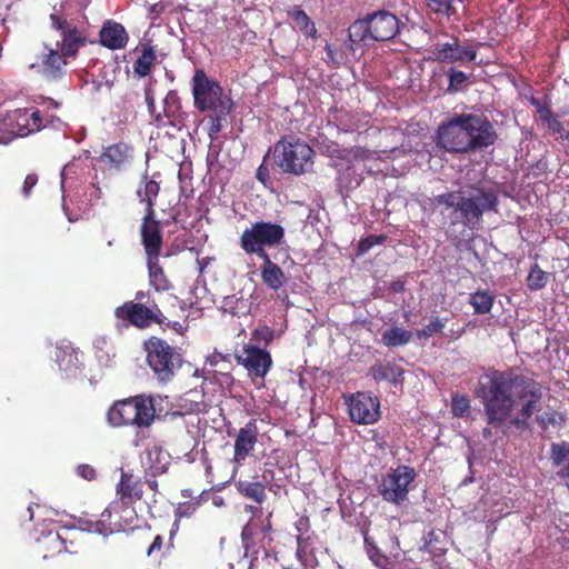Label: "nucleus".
<instances>
[{
  "label": "nucleus",
  "instance_id": "nucleus-1",
  "mask_svg": "<svg viewBox=\"0 0 569 569\" xmlns=\"http://www.w3.org/2000/svg\"><path fill=\"white\" fill-rule=\"evenodd\" d=\"M423 211L436 212L438 207L452 208L451 223L461 222L468 229H476L486 212H497L498 192L477 182L462 186L458 191H448L435 197H426L420 202Z\"/></svg>",
  "mask_w": 569,
  "mask_h": 569
},
{
  "label": "nucleus",
  "instance_id": "nucleus-2",
  "mask_svg": "<svg viewBox=\"0 0 569 569\" xmlns=\"http://www.w3.org/2000/svg\"><path fill=\"white\" fill-rule=\"evenodd\" d=\"M523 376L489 368L478 378L475 396L481 401L487 425L503 428L511 416L516 399L512 389L519 388Z\"/></svg>",
  "mask_w": 569,
  "mask_h": 569
},
{
  "label": "nucleus",
  "instance_id": "nucleus-3",
  "mask_svg": "<svg viewBox=\"0 0 569 569\" xmlns=\"http://www.w3.org/2000/svg\"><path fill=\"white\" fill-rule=\"evenodd\" d=\"M157 401H162L160 395L142 393L117 400L107 412V421L114 428L128 426L139 429L149 428L157 419Z\"/></svg>",
  "mask_w": 569,
  "mask_h": 569
},
{
  "label": "nucleus",
  "instance_id": "nucleus-4",
  "mask_svg": "<svg viewBox=\"0 0 569 569\" xmlns=\"http://www.w3.org/2000/svg\"><path fill=\"white\" fill-rule=\"evenodd\" d=\"M272 154L282 173L302 176L313 164L315 150L299 137L287 134L276 142Z\"/></svg>",
  "mask_w": 569,
  "mask_h": 569
},
{
  "label": "nucleus",
  "instance_id": "nucleus-5",
  "mask_svg": "<svg viewBox=\"0 0 569 569\" xmlns=\"http://www.w3.org/2000/svg\"><path fill=\"white\" fill-rule=\"evenodd\" d=\"M54 116L44 117L36 108L16 109L0 121V143L7 144L14 138H23L53 123Z\"/></svg>",
  "mask_w": 569,
  "mask_h": 569
},
{
  "label": "nucleus",
  "instance_id": "nucleus-6",
  "mask_svg": "<svg viewBox=\"0 0 569 569\" xmlns=\"http://www.w3.org/2000/svg\"><path fill=\"white\" fill-rule=\"evenodd\" d=\"M284 234V228L278 223L256 221L242 231L239 244L247 254H256L259 259H263L269 257L267 248L280 246Z\"/></svg>",
  "mask_w": 569,
  "mask_h": 569
},
{
  "label": "nucleus",
  "instance_id": "nucleus-7",
  "mask_svg": "<svg viewBox=\"0 0 569 569\" xmlns=\"http://www.w3.org/2000/svg\"><path fill=\"white\" fill-rule=\"evenodd\" d=\"M147 363L160 382H169L182 366V356L178 349L168 341L150 337L144 342Z\"/></svg>",
  "mask_w": 569,
  "mask_h": 569
},
{
  "label": "nucleus",
  "instance_id": "nucleus-8",
  "mask_svg": "<svg viewBox=\"0 0 569 569\" xmlns=\"http://www.w3.org/2000/svg\"><path fill=\"white\" fill-rule=\"evenodd\" d=\"M194 107L201 111H211L232 106V100L223 94L218 81L208 77L203 69H197L191 80Z\"/></svg>",
  "mask_w": 569,
  "mask_h": 569
},
{
  "label": "nucleus",
  "instance_id": "nucleus-9",
  "mask_svg": "<svg viewBox=\"0 0 569 569\" xmlns=\"http://www.w3.org/2000/svg\"><path fill=\"white\" fill-rule=\"evenodd\" d=\"M416 478L415 468L400 465L382 476L378 492L385 501L401 506L408 500L409 491Z\"/></svg>",
  "mask_w": 569,
  "mask_h": 569
},
{
  "label": "nucleus",
  "instance_id": "nucleus-10",
  "mask_svg": "<svg viewBox=\"0 0 569 569\" xmlns=\"http://www.w3.org/2000/svg\"><path fill=\"white\" fill-rule=\"evenodd\" d=\"M114 317L127 322L124 327L133 326L138 329L149 328L151 325L157 323L162 326L167 320L159 306L154 301L134 302L126 301L114 309Z\"/></svg>",
  "mask_w": 569,
  "mask_h": 569
},
{
  "label": "nucleus",
  "instance_id": "nucleus-11",
  "mask_svg": "<svg viewBox=\"0 0 569 569\" xmlns=\"http://www.w3.org/2000/svg\"><path fill=\"white\" fill-rule=\"evenodd\" d=\"M49 19L51 28L60 37V41H57L56 47L76 58L79 50L89 42V34L86 28L76 22L74 19H67L58 13H51Z\"/></svg>",
  "mask_w": 569,
  "mask_h": 569
},
{
  "label": "nucleus",
  "instance_id": "nucleus-12",
  "mask_svg": "<svg viewBox=\"0 0 569 569\" xmlns=\"http://www.w3.org/2000/svg\"><path fill=\"white\" fill-rule=\"evenodd\" d=\"M234 358L247 370V375L253 383L264 385V379L273 365L272 356L266 348L244 343L242 349L234 353Z\"/></svg>",
  "mask_w": 569,
  "mask_h": 569
},
{
  "label": "nucleus",
  "instance_id": "nucleus-13",
  "mask_svg": "<svg viewBox=\"0 0 569 569\" xmlns=\"http://www.w3.org/2000/svg\"><path fill=\"white\" fill-rule=\"evenodd\" d=\"M465 113L453 114L437 130V146L450 153H468Z\"/></svg>",
  "mask_w": 569,
  "mask_h": 569
},
{
  "label": "nucleus",
  "instance_id": "nucleus-14",
  "mask_svg": "<svg viewBox=\"0 0 569 569\" xmlns=\"http://www.w3.org/2000/svg\"><path fill=\"white\" fill-rule=\"evenodd\" d=\"M467 126L468 153L483 150L495 144L498 136L493 124L485 116L465 113Z\"/></svg>",
  "mask_w": 569,
  "mask_h": 569
},
{
  "label": "nucleus",
  "instance_id": "nucleus-15",
  "mask_svg": "<svg viewBox=\"0 0 569 569\" xmlns=\"http://www.w3.org/2000/svg\"><path fill=\"white\" fill-rule=\"evenodd\" d=\"M77 532L72 528L62 527L60 530L42 531L36 540V551L43 559L60 555L61 552H73L72 536Z\"/></svg>",
  "mask_w": 569,
  "mask_h": 569
},
{
  "label": "nucleus",
  "instance_id": "nucleus-16",
  "mask_svg": "<svg viewBox=\"0 0 569 569\" xmlns=\"http://www.w3.org/2000/svg\"><path fill=\"white\" fill-rule=\"evenodd\" d=\"M74 57L67 54L59 48L44 44V51L39 56L37 63L32 68H38L41 76L48 80H59L67 73L69 59Z\"/></svg>",
  "mask_w": 569,
  "mask_h": 569
},
{
  "label": "nucleus",
  "instance_id": "nucleus-17",
  "mask_svg": "<svg viewBox=\"0 0 569 569\" xmlns=\"http://www.w3.org/2000/svg\"><path fill=\"white\" fill-rule=\"evenodd\" d=\"M349 415L353 422L371 425L380 417V401L367 392H357L348 401Z\"/></svg>",
  "mask_w": 569,
  "mask_h": 569
},
{
  "label": "nucleus",
  "instance_id": "nucleus-18",
  "mask_svg": "<svg viewBox=\"0 0 569 569\" xmlns=\"http://www.w3.org/2000/svg\"><path fill=\"white\" fill-rule=\"evenodd\" d=\"M519 398L523 400V405L519 411V416L510 419L509 423L516 427H526L528 420L537 409L538 403L542 398L541 386L535 380L528 379L523 376V381L519 386Z\"/></svg>",
  "mask_w": 569,
  "mask_h": 569
},
{
  "label": "nucleus",
  "instance_id": "nucleus-19",
  "mask_svg": "<svg viewBox=\"0 0 569 569\" xmlns=\"http://www.w3.org/2000/svg\"><path fill=\"white\" fill-rule=\"evenodd\" d=\"M140 238L146 259L160 258L163 236L161 223L156 219V213H144L140 226Z\"/></svg>",
  "mask_w": 569,
  "mask_h": 569
},
{
  "label": "nucleus",
  "instance_id": "nucleus-20",
  "mask_svg": "<svg viewBox=\"0 0 569 569\" xmlns=\"http://www.w3.org/2000/svg\"><path fill=\"white\" fill-rule=\"evenodd\" d=\"M431 52V59L442 63L471 62L478 54L475 47L461 46L457 38H453V42L436 43Z\"/></svg>",
  "mask_w": 569,
  "mask_h": 569
},
{
  "label": "nucleus",
  "instance_id": "nucleus-21",
  "mask_svg": "<svg viewBox=\"0 0 569 569\" xmlns=\"http://www.w3.org/2000/svg\"><path fill=\"white\" fill-rule=\"evenodd\" d=\"M259 438V428L256 419H250L241 427L234 438L233 461L241 463L254 449Z\"/></svg>",
  "mask_w": 569,
  "mask_h": 569
},
{
  "label": "nucleus",
  "instance_id": "nucleus-22",
  "mask_svg": "<svg viewBox=\"0 0 569 569\" xmlns=\"http://www.w3.org/2000/svg\"><path fill=\"white\" fill-rule=\"evenodd\" d=\"M159 406L157 405V419L158 420H166L171 419L174 420L176 418L183 417L186 415H192V413H199L201 412V402L189 400L186 398H180L177 403H172L169 400L168 396L162 397Z\"/></svg>",
  "mask_w": 569,
  "mask_h": 569
},
{
  "label": "nucleus",
  "instance_id": "nucleus-23",
  "mask_svg": "<svg viewBox=\"0 0 569 569\" xmlns=\"http://www.w3.org/2000/svg\"><path fill=\"white\" fill-rule=\"evenodd\" d=\"M109 170L120 171L133 160V148L126 142H118L103 148L99 157Z\"/></svg>",
  "mask_w": 569,
  "mask_h": 569
},
{
  "label": "nucleus",
  "instance_id": "nucleus-24",
  "mask_svg": "<svg viewBox=\"0 0 569 569\" xmlns=\"http://www.w3.org/2000/svg\"><path fill=\"white\" fill-rule=\"evenodd\" d=\"M369 19L371 40L388 41L399 32V20L390 12L379 11L369 16Z\"/></svg>",
  "mask_w": 569,
  "mask_h": 569
},
{
  "label": "nucleus",
  "instance_id": "nucleus-25",
  "mask_svg": "<svg viewBox=\"0 0 569 569\" xmlns=\"http://www.w3.org/2000/svg\"><path fill=\"white\" fill-rule=\"evenodd\" d=\"M116 492L118 501L132 505L142 499L143 482L140 477L132 472L121 471Z\"/></svg>",
  "mask_w": 569,
  "mask_h": 569
},
{
  "label": "nucleus",
  "instance_id": "nucleus-26",
  "mask_svg": "<svg viewBox=\"0 0 569 569\" xmlns=\"http://www.w3.org/2000/svg\"><path fill=\"white\" fill-rule=\"evenodd\" d=\"M405 369L393 361H378L369 368L368 376L376 382H388L395 387L402 386Z\"/></svg>",
  "mask_w": 569,
  "mask_h": 569
},
{
  "label": "nucleus",
  "instance_id": "nucleus-27",
  "mask_svg": "<svg viewBox=\"0 0 569 569\" xmlns=\"http://www.w3.org/2000/svg\"><path fill=\"white\" fill-rule=\"evenodd\" d=\"M100 43L109 49H122L128 42L124 27L114 21H107L99 33Z\"/></svg>",
  "mask_w": 569,
  "mask_h": 569
},
{
  "label": "nucleus",
  "instance_id": "nucleus-28",
  "mask_svg": "<svg viewBox=\"0 0 569 569\" xmlns=\"http://www.w3.org/2000/svg\"><path fill=\"white\" fill-rule=\"evenodd\" d=\"M261 279L262 282L270 289L277 291L279 290L287 281L284 272L282 269L274 262H272L270 256L261 259Z\"/></svg>",
  "mask_w": 569,
  "mask_h": 569
},
{
  "label": "nucleus",
  "instance_id": "nucleus-29",
  "mask_svg": "<svg viewBox=\"0 0 569 569\" xmlns=\"http://www.w3.org/2000/svg\"><path fill=\"white\" fill-rule=\"evenodd\" d=\"M112 503L118 505L117 511L111 515L113 518L112 525L117 532L133 529L138 520L134 508L118 500L112 501Z\"/></svg>",
  "mask_w": 569,
  "mask_h": 569
},
{
  "label": "nucleus",
  "instance_id": "nucleus-30",
  "mask_svg": "<svg viewBox=\"0 0 569 569\" xmlns=\"http://www.w3.org/2000/svg\"><path fill=\"white\" fill-rule=\"evenodd\" d=\"M147 267L149 283L156 291L162 292L172 288V283L166 276L164 270L159 262V258L147 259Z\"/></svg>",
  "mask_w": 569,
  "mask_h": 569
},
{
  "label": "nucleus",
  "instance_id": "nucleus-31",
  "mask_svg": "<svg viewBox=\"0 0 569 569\" xmlns=\"http://www.w3.org/2000/svg\"><path fill=\"white\" fill-rule=\"evenodd\" d=\"M287 13L303 36L307 38L316 39L317 28L311 21L310 17L301 9L300 6L291 7Z\"/></svg>",
  "mask_w": 569,
  "mask_h": 569
},
{
  "label": "nucleus",
  "instance_id": "nucleus-32",
  "mask_svg": "<svg viewBox=\"0 0 569 569\" xmlns=\"http://www.w3.org/2000/svg\"><path fill=\"white\" fill-rule=\"evenodd\" d=\"M54 360L60 370L68 371L77 368L79 365L78 352L70 343H61L57 346Z\"/></svg>",
  "mask_w": 569,
  "mask_h": 569
},
{
  "label": "nucleus",
  "instance_id": "nucleus-33",
  "mask_svg": "<svg viewBox=\"0 0 569 569\" xmlns=\"http://www.w3.org/2000/svg\"><path fill=\"white\" fill-rule=\"evenodd\" d=\"M157 59L153 47L143 44L141 53L133 63V72L140 78L147 77L152 69V66Z\"/></svg>",
  "mask_w": 569,
  "mask_h": 569
},
{
  "label": "nucleus",
  "instance_id": "nucleus-34",
  "mask_svg": "<svg viewBox=\"0 0 569 569\" xmlns=\"http://www.w3.org/2000/svg\"><path fill=\"white\" fill-rule=\"evenodd\" d=\"M118 505L110 503L100 515L99 519L91 523L92 531L102 535L109 536L117 532L116 528H113V518L111 515L117 511Z\"/></svg>",
  "mask_w": 569,
  "mask_h": 569
},
{
  "label": "nucleus",
  "instance_id": "nucleus-35",
  "mask_svg": "<svg viewBox=\"0 0 569 569\" xmlns=\"http://www.w3.org/2000/svg\"><path fill=\"white\" fill-rule=\"evenodd\" d=\"M151 477H156L158 475H162L168 470L169 461L164 452L158 448L153 447L152 449L147 450V462H146Z\"/></svg>",
  "mask_w": 569,
  "mask_h": 569
},
{
  "label": "nucleus",
  "instance_id": "nucleus-36",
  "mask_svg": "<svg viewBox=\"0 0 569 569\" xmlns=\"http://www.w3.org/2000/svg\"><path fill=\"white\" fill-rule=\"evenodd\" d=\"M469 303L472 306L475 313H489L495 303V296L489 290H477L469 296Z\"/></svg>",
  "mask_w": 569,
  "mask_h": 569
},
{
  "label": "nucleus",
  "instance_id": "nucleus-37",
  "mask_svg": "<svg viewBox=\"0 0 569 569\" xmlns=\"http://www.w3.org/2000/svg\"><path fill=\"white\" fill-rule=\"evenodd\" d=\"M412 338L411 331L400 327H391L381 336V342L389 348L406 346Z\"/></svg>",
  "mask_w": 569,
  "mask_h": 569
},
{
  "label": "nucleus",
  "instance_id": "nucleus-38",
  "mask_svg": "<svg viewBox=\"0 0 569 569\" xmlns=\"http://www.w3.org/2000/svg\"><path fill=\"white\" fill-rule=\"evenodd\" d=\"M160 187L159 183L154 180H144L143 188L139 187L137 193L140 199V202L146 203V213H156L154 212V201L158 197Z\"/></svg>",
  "mask_w": 569,
  "mask_h": 569
},
{
  "label": "nucleus",
  "instance_id": "nucleus-39",
  "mask_svg": "<svg viewBox=\"0 0 569 569\" xmlns=\"http://www.w3.org/2000/svg\"><path fill=\"white\" fill-rule=\"evenodd\" d=\"M232 106L222 107L219 109L211 110V114L209 116V127L208 134L211 140L217 139L218 134L221 132L224 122H227V117L231 112Z\"/></svg>",
  "mask_w": 569,
  "mask_h": 569
},
{
  "label": "nucleus",
  "instance_id": "nucleus-40",
  "mask_svg": "<svg viewBox=\"0 0 569 569\" xmlns=\"http://www.w3.org/2000/svg\"><path fill=\"white\" fill-rule=\"evenodd\" d=\"M237 489L242 496L254 500L257 503H261L266 498L264 486L258 481L240 480L237 482Z\"/></svg>",
  "mask_w": 569,
  "mask_h": 569
},
{
  "label": "nucleus",
  "instance_id": "nucleus-41",
  "mask_svg": "<svg viewBox=\"0 0 569 569\" xmlns=\"http://www.w3.org/2000/svg\"><path fill=\"white\" fill-rule=\"evenodd\" d=\"M349 40L353 43L371 40L370 19L357 20L348 29Z\"/></svg>",
  "mask_w": 569,
  "mask_h": 569
},
{
  "label": "nucleus",
  "instance_id": "nucleus-42",
  "mask_svg": "<svg viewBox=\"0 0 569 569\" xmlns=\"http://www.w3.org/2000/svg\"><path fill=\"white\" fill-rule=\"evenodd\" d=\"M144 101L147 103L148 111L151 117V123L154 124L157 128L164 127L168 123V121H166V118H168L169 116L166 112L164 114H162L161 112H157L154 104V94L151 83H149V86H147L144 89Z\"/></svg>",
  "mask_w": 569,
  "mask_h": 569
},
{
  "label": "nucleus",
  "instance_id": "nucleus-43",
  "mask_svg": "<svg viewBox=\"0 0 569 569\" xmlns=\"http://www.w3.org/2000/svg\"><path fill=\"white\" fill-rule=\"evenodd\" d=\"M198 506H199V502H192V501L182 502L178 506V508L176 509V512H174L176 520L170 530V538H169L170 546L172 545L173 536L179 530V520L183 517H191L196 512Z\"/></svg>",
  "mask_w": 569,
  "mask_h": 569
},
{
  "label": "nucleus",
  "instance_id": "nucleus-44",
  "mask_svg": "<svg viewBox=\"0 0 569 569\" xmlns=\"http://www.w3.org/2000/svg\"><path fill=\"white\" fill-rule=\"evenodd\" d=\"M440 545L439 535L436 532L435 529H430L428 532L423 536V547L422 549L429 553H431L435 557L443 556L447 551V549L443 546Z\"/></svg>",
  "mask_w": 569,
  "mask_h": 569
},
{
  "label": "nucleus",
  "instance_id": "nucleus-45",
  "mask_svg": "<svg viewBox=\"0 0 569 569\" xmlns=\"http://www.w3.org/2000/svg\"><path fill=\"white\" fill-rule=\"evenodd\" d=\"M548 278V273L536 263L527 277V286L530 290H540L546 287Z\"/></svg>",
  "mask_w": 569,
  "mask_h": 569
},
{
  "label": "nucleus",
  "instance_id": "nucleus-46",
  "mask_svg": "<svg viewBox=\"0 0 569 569\" xmlns=\"http://www.w3.org/2000/svg\"><path fill=\"white\" fill-rule=\"evenodd\" d=\"M550 459L556 467L562 466L569 461V443L566 441L551 445Z\"/></svg>",
  "mask_w": 569,
  "mask_h": 569
},
{
  "label": "nucleus",
  "instance_id": "nucleus-47",
  "mask_svg": "<svg viewBox=\"0 0 569 569\" xmlns=\"http://www.w3.org/2000/svg\"><path fill=\"white\" fill-rule=\"evenodd\" d=\"M470 399L466 395L456 393L451 399V412L457 418H463L469 413Z\"/></svg>",
  "mask_w": 569,
  "mask_h": 569
},
{
  "label": "nucleus",
  "instance_id": "nucleus-48",
  "mask_svg": "<svg viewBox=\"0 0 569 569\" xmlns=\"http://www.w3.org/2000/svg\"><path fill=\"white\" fill-rule=\"evenodd\" d=\"M427 4L429 9L437 14H441L447 18L457 14V9L453 7L452 0H427Z\"/></svg>",
  "mask_w": 569,
  "mask_h": 569
},
{
  "label": "nucleus",
  "instance_id": "nucleus-49",
  "mask_svg": "<svg viewBox=\"0 0 569 569\" xmlns=\"http://www.w3.org/2000/svg\"><path fill=\"white\" fill-rule=\"evenodd\" d=\"M274 330L267 325L258 326L251 332L252 340L259 345L262 343L264 348H267L274 340Z\"/></svg>",
  "mask_w": 569,
  "mask_h": 569
},
{
  "label": "nucleus",
  "instance_id": "nucleus-50",
  "mask_svg": "<svg viewBox=\"0 0 569 569\" xmlns=\"http://www.w3.org/2000/svg\"><path fill=\"white\" fill-rule=\"evenodd\" d=\"M446 326V320H441L438 317H432L428 325L422 329L417 330V337L419 339H428L436 333L442 332Z\"/></svg>",
  "mask_w": 569,
  "mask_h": 569
},
{
  "label": "nucleus",
  "instance_id": "nucleus-51",
  "mask_svg": "<svg viewBox=\"0 0 569 569\" xmlns=\"http://www.w3.org/2000/svg\"><path fill=\"white\" fill-rule=\"evenodd\" d=\"M331 154L348 160H366L371 157V151L363 147H352L351 149L346 150V154H340L338 146H335Z\"/></svg>",
  "mask_w": 569,
  "mask_h": 569
},
{
  "label": "nucleus",
  "instance_id": "nucleus-52",
  "mask_svg": "<svg viewBox=\"0 0 569 569\" xmlns=\"http://www.w3.org/2000/svg\"><path fill=\"white\" fill-rule=\"evenodd\" d=\"M448 78H449V84H448V91L449 92H457L460 90L462 84H465L468 80V76L460 70H456L451 68L448 71Z\"/></svg>",
  "mask_w": 569,
  "mask_h": 569
},
{
  "label": "nucleus",
  "instance_id": "nucleus-53",
  "mask_svg": "<svg viewBox=\"0 0 569 569\" xmlns=\"http://www.w3.org/2000/svg\"><path fill=\"white\" fill-rule=\"evenodd\" d=\"M365 542L368 546V555L370 559L376 563V566L380 567L381 569H386L387 566L390 565L388 557L382 555L376 546L369 543V539L367 537H365Z\"/></svg>",
  "mask_w": 569,
  "mask_h": 569
},
{
  "label": "nucleus",
  "instance_id": "nucleus-54",
  "mask_svg": "<svg viewBox=\"0 0 569 569\" xmlns=\"http://www.w3.org/2000/svg\"><path fill=\"white\" fill-rule=\"evenodd\" d=\"M386 238V236H368L361 239L358 244L359 253H366L372 247L383 243Z\"/></svg>",
  "mask_w": 569,
  "mask_h": 569
},
{
  "label": "nucleus",
  "instance_id": "nucleus-55",
  "mask_svg": "<svg viewBox=\"0 0 569 569\" xmlns=\"http://www.w3.org/2000/svg\"><path fill=\"white\" fill-rule=\"evenodd\" d=\"M310 519L307 515H301L295 522V528L297 531V541L300 543L301 538L305 533L310 530Z\"/></svg>",
  "mask_w": 569,
  "mask_h": 569
},
{
  "label": "nucleus",
  "instance_id": "nucleus-56",
  "mask_svg": "<svg viewBox=\"0 0 569 569\" xmlns=\"http://www.w3.org/2000/svg\"><path fill=\"white\" fill-rule=\"evenodd\" d=\"M326 53L327 57L323 58L325 62L327 64H330L332 67H339L342 61V54L338 52L337 49H335L331 44H326Z\"/></svg>",
  "mask_w": 569,
  "mask_h": 569
},
{
  "label": "nucleus",
  "instance_id": "nucleus-57",
  "mask_svg": "<svg viewBox=\"0 0 569 569\" xmlns=\"http://www.w3.org/2000/svg\"><path fill=\"white\" fill-rule=\"evenodd\" d=\"M268 158V154L264 156L262 163L258 167L256 172V178L266 187L270 182V174L269 169L264 164L266 160Z\"/></svg>",
  "mask_w": 569,
  "mask_h": 569
},
{
  "label": "nucleus",
  "instance_id": "nucleus-58",
  "mask_svg": "<svg viewBox=\"0 0 569 569\" xmlns=\"http://www.w3.org/2000/svg\"><path fill=\"white\" fill-rule=\"evenodd\" d=\"M162 326H166L173 330L174 332L182 335L187 329V317L184 316V319L182 321L179 320H170L167 317V320L162 323Z\"/></svg>",
  "mask_w": 569,
  "mask_h": 569
},
{
  "label": "nucleus",
  "instance_id": "nucleus-59",
  "mask_svg": "<svg viewBox=\"0 0 569 569\" xmlns=\"http://www.w3.org/2000/svg\"><path fill=\"white\" fill-rule=\"evenodd\" d=\"M77 473L86 480H93L97 477V471L90 465H80L77 468Z\"/></svg>",
  "mask_w": 569,
  "mask_h": 569
},
{
  "label": "nucleus",
  "instance_id": "nucleus-60",
  "mask_svg": "<svg viewBox=\"0 0 569 569\" xmlns=\"http://www.w3.org/2000/svg\"><path fill=\"white\" fill-rule=\"evenodd\" d=\"M38 183V176L36 173H30L26 177L22 184V193L24 197H29L32 188Z\"/></svg>",
  "mask_w": 569,
  "mask_h": 569
},
{
  "label": "nucleus",
  "instance_id": "nucleus-61",
  "mask_svg": "<svg viewBox=\"0 0 569 569\" xmlns=\"http://www.w3.org/2000/svg\"><path fill=\"white\" fill-rule=\"evenodd\" d=\"M162 546H163V538L160 535H157L153 538L151 545L147 549L148 557L159 553L162 549Z\"/></svg>",
  "mask_w": 569,
  "mask_h": 569
},
{
  "label": "nucleus",
  "instance_id": "nucleus-62",
  "mask_svg": "<svg viewBox=\"0 0 569 569\" xmlns=\"http://www.w3.org/2000/svg\"><path fill=\"white\" fill-rule=\"evenodd\" d=\"M539 118L542 122H548L551 117H553V112L549 106L543 104L541 108L537 110Z\"/></svg>",
  "mask_w": 569,
  "mask_h": 569
},
{
  "label": "nucleus",
  "instance_id": "nucleus-63",
  "mask_svg": "<svg viewBox=\"0 0 569 569\" xmlns=\"http://www.w3.org/2000/svg\"><path fill=\"white\" fill-rule=\"evenodd\" d=\"M548 126V129L555 133H560L563 131L562 123L553 116L549 119L548 122H546Z\"/></svg>",
  "mask_w": 569,
  "mask_h": 569
},
{
  "label": "nucleus",
  "instance_id": "nucleus-64",
  "mask_svg": "<svg viewBox=\"0 0 569 569\" xmlns=\"http://www.w3.org/2000/svg\"><path fill=\"white\" fill-rule=\"evenodd\" d=\"M557 473L569 489V461Z\"/></svg>",
  "mask_w": 569,
  "mask_h": 569
}]
</instances>
